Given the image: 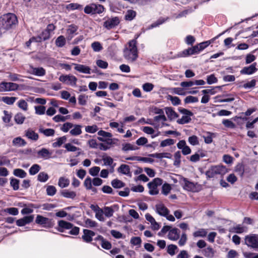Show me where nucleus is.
<instances>
[{"instance_id": "nucleus-28", "label": "nucleus", "mask_w": 258, "mask_h": 258, "mask_svg": "<svg viewBox=\"0 0 258 258\" xmlns=\"http://www.w3.org/2000/svg\"><path fill=\"white\" fill-rule=\"evenodd\" d=\"M117 171L119 173H120L122 174L126 175L128 176H131L130 167L127 165L121 164L117 169Z\"/></svg>"}, {"instance_id": "nucleus-31", "label": "nucleus", "mask_w": 258, "mask_h": 258, "mask_svg": "<svg viewBox=\"0 0 258 258\" xmlns=\"http://www.w3.org/2000/svg\"><path fill=\"white\" fill-rule=\"evenodd\" d=\"M247 227L238 224L231 228V231L236 233H242L246 232Z\"/></svg>"}, {"instance_id": "nucleus-47", "label": "nucleus", "mask_w": 258, "mask_h": 258, "mask_svg": "<svg viewBox=\"0 0 258 258\" xmlns=\"http://www.w3.org/2000/svg\"><path fill=\"white\" fill-rule=\"evenodd\" d=\"M215 254L214 250L210 247H208L204 250V254L206 257L212 258Z\"/></svg>"}, {"instance_id": "nucleus-63", "label": "nucleus", "mask_w": 258, "mask_h": 258, "mask_svg": "<svg viewBox=\"0 0 258 258\" xmlns=\"http://www.w3.org/2000/svg\"><path fill=\"white\" fill-rule=\"evenodd\" d=\"M85 223V226L87 228H93L97 226V223L90 219H87Z\"/></svg>"}, {"instance_id": "nucleus-54", "label": "nucleus", "mask_w": 258, "mask_h": 258, "mask_svg": "<svg viewBox=\"0 0 258 258\" xmlns=\"http://www.w3.org/2000/svg\"><path fill=\"white\" fill-rule=\"evenodd\" d=\"M10 185L14 190H17L19 188V180L16 178H11Z\"/></svg>"}, {"instance_id": "nucleus-44", "label": "nucleus", "mask_w": 258, "mask_h": 258, "mask_svg": "<svg viewBox=\"0 0 258 258\" xmlns=\"http://www.w3.org/2000/svg\"><path fill=\"white\" fill-rule=\"evenodd\" d=\"M41 167L39 165L35 164L33 165L29 169V172L31 175L37 174L40 170Z\"/></svg>"}, {"instance_id": "nucleus-50", "label": "nucleus", "mask_w": 258, "mask_h": 258, "mask_svg": "<svg viewBox=\"0 0 258 258\" xmlns=\"http://www.w3.org/2000/svg\"><path fill=\"white\" fill-rule=\"evenodd\" d=\"M91 47L95 52H99L103 49V47L100 42L95 41L92 43Z\"/></svg>"}, {"instance_id": "nucleus-23", "label": "nucleus", "mask_w": 258, "mask_h": 258, "mask_svg": "<svg viewBox=\"0 0 258 258\" xmlns=\"http://www.w3.org/2000/svg\"><path fill=\"white\" fill-rule=\"evenodd\" d=\"M182 184L184 189L192 192L196 191L195 184L193 182L188 181L186 178L183 179Z\"/></svg>"}, {"instance_id": "nucleus-60", "label": "nucleus", "mask_w": 258, "mask_h": 258, "mask_svg": "<svg viewBox=\"0 0 258 258\" xmlns=\"http://www.w3.org/2000/svg\"><path fill=\"white\" fill-rule=\"evenodd\" d=\"M98 130V126L94 124L93 125H88L85 127V131L87 133L93 134Z\"/></svg>"}, {"instance_id": "nucleus-24", "label": "nucleus", "mask_w": 258, "mask_h": 258, "mask_svg": "<svg viewBox=\"0 0 258 258\" xmlns=\"http://www.w3.org/2000/svg\"><path fill=\"white\" fill-rule=\"evenodd\" d=\"M60 195L63 197L72 200H75L77 197L76 192L69 189H63L60 191Z\"/></svg>"}, {"instance_id": "nucleus-36", "label": "nucleus", "mask_w": 258, "mask_h": 258, "mask_svg": "<svg viewBox=\"0 0 258 258\" xmlns=\"http://www.w3.org/2000/svg\"><path fill=\"white\" fill-rule=\"evenodd\" d=\"M215 137V134L211 132H207L203 136V138L206 144H210L213 141V138Z\"/></svg>"}, {"instance_id": "nucleus-2", "label": "nucleus", "mask_w": 258, "mask_h": 258, "mask_svg": "<svg viewBox=\"0 0 258 258\" xmlns=\"http://www.w3.org/2000/svg\"><path fill=\"white\" fill-rule=\"evenodd\" d=\"M105 10L103 6L95 3H91L86 6L84 8V12L87 14L89 15H96L101 14Z\"/></svg>"}, {"instance_id": "nucleus-11", "label": "nucleus", "mask_w": 258, "mask_h": 258, "mask_svg": "<svg viewBox=\"0 0 258 258\" xmlns=\"http://www.w3.org/2000/svg\"><path fill=\"white\" fill-rule=\"evenodd\" d=\"M177 147L181 150L182 153L184 155H187L191 153L190 148L186 145V142L184 140H180L177 144Z\"/></svg>"}, {"instance_id": "nucleus-59", "label": "nucleus", "mask_w": 258, "mask_h": 258, "mask_svg": "<svg viewBox=\"0 0 258 258\" xmlns=\"http://www.w3.org/2000/svg\"><path fill=\"white\" fill-rule=\"evenodd\" d=\"M178 248L177 246L174 244H170L167 246V252L170 255L173 256L175 254V250Z\"/></svg>"}, {"instance_id": "nucleus-52", "label": "nucleus", "mask_w": 258, "mask_h": 258, "mask_svg": "<svg viewBox=\"0 0 258 258\" xmlns=\"http://www.w3.org/2000/svg\"><path fill=\"white\" fill-rule=\"evenodd\" d=\"M136 16V12L132 10H128L125 15V19L126 20L131 21Z\"/></svg>"}, {"instance_id": "nucleus-13", "label": "nucleus", "mask_w": 258, "mask_h": 258, "mask_svg": "<svg viewBox=\"0 0 258 258\" xmlns=\"http://www.w3.org/2000/svg\"><path fill=\"white\" fill-rule=\"evenodd\" d=\"M95 235V233L94 231L88 229H84L82 238L85 242L90 243L93 240V237Z\"/></svg>"}, {"instance_id": "nucleus-12", "label": "nucleus", "mask_w": 258, "mask_h": 258, "mask_svg": "<svg viewBox=\"0 0 258 258\" xmlns=\"http://www.w3.org/2000/svg\"><path fill=\"white\" fill-rule=\"evenodd\" d=\"M50 34L46 29L42 32L39 36L30 38V41L41 42L50 38Z\"/></svg>"}, {"instance_id": "nucleus-26", "label": "nucleus", "mask_w": 258, "mask_h": 258, "mask_svg": "<svg viewBox=\"0 0 258 258\" xmlns=\"http://www.w3.org/2000/svg\"><path fill=\"white\" fill-rule=\"evenodd\" d=\"M179 230L176 228H172L169 232L168 237L169 239L175 241L179 238Z\"/></svg>"}, {"instance_id": "nucleus-1", "label": "nucleus", "mask_w": 258, "mask_h": 258, "mask_svg": "<svg viewBox=\"0 0 258 258\" xmlns=\"http://www.w3.org/2000/svg\"><path fill=\"white\" fill-rule=\"evenodd\" d=\"M123 55L128 62H134L137 59L138 50L136 39L130 41L125 45L123 51Z\"/></svg>"}, {"instance_id": "nucleus-8", "label": "nucleus", "mask_w": 258, "mask_h": 258, "mask_svg": "<svg viewBox=\"0 0 258 258\" xmlns=\"http://www.w3.org/2000/svg\"><path fill=\"white\" fill-rule=\"evenodd\" d=\"M35 222L37 224L42 225L45 228H49L52 226L51 219L40 215L37 216Z\"/></svg>"}, {"instance_id": "nucleus-22", "label": "nucleus", "mask_w": 258, "mask_h": 258, "mask_svg": "<svg viewBox=\"0 0 258 258\" xmlns=\"http://www.w3.org/2000/svg\"><path fill=\"white\" fill-rule=\"evenodd\" d=\"M156 212L159 215L165 216L169 214L168 209L162 204H159L156 205Z\"/></svg>"}, {"instance_id": "nucleus-29", "label": "nucleus", "mask_w": 258, "mask_h": 258, "mask_svg": "<svg viewBox=\"0 0 258 258\" xmlns=\"http://www.w3.org/2000/svg\"><path fill=\"white\" fill-rule=\"evenodd\" d=\"M121 150L123 152H127L129 151H135L139 149V148L130 143H123L121 144Z\"/></svg>"}, {"instance_id": "nucleus-42", "label": "nucleus", "mask_w": 258, "mask_h": 258, "mask_svg": "<svg viewBox=\"0 0 258 258\" xmlns=\"http://www.w3.org/2000/svg\"><path fill=\"white\" fill-rule=\"evenodd\" d=\"M17 105L21 110L27 111L28 109V103L24 99H21L17 102Z\"/></svg>"}, {"instance_id": "nucleus-62", "label": "nucleus", "mask_w": 258, "mask_h": 258, "mask_svg": "<svg viewBox=\"0 0 258 258\" xmlns=\"http://www.w3.org/2000/svg\"><path fill=\"white\" fill-rule=\"evenodd\" d=\"M188 141L192 146H196L199 144L198 138L195 135L189 137L188 139Z\"/></svg>"}, {"instance_id": "nucleus-51", "label": "nucleus", "mask_w": 258, "mask_h": 258, "mask_svg": "<svg viewBox=\"0 0 258 258\" xmlns=\"http://www.w3.org/2000/svg\"><path fill=\"white\" fill-rule=\"evenodd\" d=\"M102 160L104 162V165L111 166L112 168H114L115 165L112 166L113 163V160L111 157L108 156H103Z\"/></svg>"}, {"instance_id": "nucleus-57", "label": "nucleus", "mask_w": 258, "mask_h": 258, "mask_svg": "<svg viewBox=\"0 0 258 258\" xmlns=\"http://www.w3.org/2000/svg\"><path fill=\"white\" fill-rule=\"evenodd\" d=\"M104 214L103 209H100L95 212V217L100 221H104Z\"/></svg>"}, {"instance_id": "nucleus-55", "label": "nucleus", "mask_w": 258, "mask_h": 258, "mask_svg": "<svg viewBox=\"0 0 258 258\" xmlns=\"http://www.w3.org/2000/svg\"><path fill=\"white\" fill-rule=\"evenodd\" d=\"M46 190L47 195L49 196H53L56 192V187L53 185L47 186Z\"/></svg>"}, {"instance_id": "nucleus-43", "label": "nucleus", "mask_w": 258, "mask_h": 258, "mask_svg": "<svg viewBox=\"0 0 258 258\" xmlns=\"http://www.w3.org/2000/svg\"><path fill=\"white\" fill-rule=\"evenodd\" d=\"M207 229L202 228L194 232L193 236L195 237H204L207 235Z\"/></svg>"}, {"instance_id": "nucleus-21", "label": "nucleus", "mask_w": 258, "mask_h": 258, "mask_svg": "<svg viewBox=\"0 0 258 258\" xmlns=\"http://www.w3.org/2000/svg\"><path fill=\"white\" fill-rule=\"evenodd\" d=\"M73 65L75 66V70L80 73L86 74H91V69L88 66L74 63H73Z\"/></svg>"}, {"instance_id": "nucleus-45", "label": "nucleus", "mask_w": 258, "mask_h": 258, "mask_svg": "<svg viewBox=\"0 0 258 258\" xmlns=\"http://www.w3.org/2000/svg\"><path fill=\"white\" fill-rule=\"evenodd\" d=\"M112 186L115 188H120L124 186L125 184L120 180L115 179L111 181Z\"/></svg>"}, {"instance_id": "nucleus-16", "label": "nucleus", "mask_w": 258, "mask_h": 258, "mask_svg": "<svg viewBox=\"0 0 258 258\" xmlns=\"http://www.w3.org/2000/svg\"><path fill=\"white\" fill-rule=\"evenodd\" d=\"M34 216L30 215L25 216L23 218L18 219L16 221V224L18 226H23L27 224H29L33 221Z\"/></svg>"}, {"instance_id": "nucleus-20", "label": "nucleus", "mask_w": 258, "mask_h": 258, "mask_svg": "<svg viewBox=\"0 0 258 258\" xmlns=\"http://www.w3.org/2000/svg\"><path fill=\"white\" fill-rule=\"evenodd\" d=\"M38 156L44 160H47L51 158L52 153L46 148H42L37 152Z\"/></svg>"}, {"instance_id": "nucleus-25", "label": "nucleus", "mask_w": 258, "mask_h": 258, "mask_svg": "<svg viewBox=\"0 0 258 258\" xmlns=\"http://www.w3.org/2000/svg\"><path fill=\"white\" fill-rule=\"evenodd\" d=\"M145 218L151 223L152 229L157 230L160 228L159 223L155 221V219L150 214L147 213L145 215Z\"/></svg>"}, {"instance_id": "nucleus-61", "label": "nucleus", "mask_w": 258, "mask_h": 258, "mask_svg": "<svg viewBox=\"0 0 258 258\" xmlns=\"http://www.w3.org/2000/svg\"><path fill=\"white\" fill-rule=\"evenodd\" d=\"M184 101L185 103H196L199 101V99L197 97L188 96L185 98Z\"/></svg>"}, {"instance_id": "nucleus-9", "label": "nucleus", "mask_w": 258, "mask_h": 258, "mask_svg": "<svg viewBox=\"0 0 258 258\" xmlns=\"http://www.w3.org/2000/svg\"><path fill=\"white\" fill-rule=\"evenodd\" d=\"M28 73L37 77H43L46 74L45 70L42 67H34L30 66L28 70Z\"/></svg>"}, {"instance_id": "nucleus-5", "label": "nucleus", "mask_w": 258, "mask_h": 258, "mask_svg": "<svg viewBox=\"0 0 258 258\" xmlns=\"http://www.w3.org/2000/svg\"><path fill=\"white\" fill-rule=\"evenodd\" d=\"M245 243L248 247L258 250V235L251 234L245 237Z\"/></svg>"}, {"instance_id": "nucleus-6", "label": "nucleus", "mask_w": 258, "mask_h": 258, "mask_svg": "<svg viewBox=\"0 0 258 258\" xmlns=\"http://www.w3.org/2000/svg\"><path fill=\"white\" fill-rule=\"evenodd\" d=\"M19 85L12 82H2L0 83V92H9L17 90Z\"/></svg>"}, {"instance_id": "nucleus-41", "label": "nucleus", "mask_w": 258, "mask_h": 258, "mask_svg": "<svg viewBox=\"0 0 258 258\" xmlns=\"http://www.w3.org/2000/svg\"><path fill=\"white\" fill-rule=\"evenodd\" d=\"M172 188L169 183H165L162 185L161 193L164 196L168 195L170 192Z\"/></svg>"}, {"instance_id": "nucleus-7", "label": "nucleus", "mask_w": 258, "mask_h": 258, "mask_svg": "<svg viewBox=\"0 0 258 258\" xmlns=\"http://www.w3.org/2000/svg\"><path fill=\"white\" fill-rule=\"evenodd\" d=\"M59 80L67 85L75 86L76 85L77 79L72 75H62L59 77Z\"/></svg>"}, {"instance_id": "nucleus-19", "label": "nucleus", "mask_w": 258, "mask_h": 258, "mask_svg": "<svg viewBox=\"0 0 258 258\" xmlns=\"http://www.w3.org/2000/svg\"><path fill=\"white\" fill-rule=\"evenodd\" d=\"M257 69L256 68V63H253L249 67H244L241 71V74L251 75L254 73Z\"/></svg>"}, {"instance_id": "nucleus-4", "label": "nucleus", "mask_w": 258, "mask_h": 258, "mask_svg": "<svg viewBox=\"0 0 258 258\" xmlns=\"http://www.w3.org/2000/svg\"><path fill=\"white\" fill-rule=\"evenodd\" d=\"M163 183V180L160 178H155L152 181L148 183V187L149 189V193L151 195H156L159 193L158 186L161 185Z\"/></svg>"}, {"instance_id": "nucleus-32", "label": "nucleus", "mask_w": 258, "mask_h": 258, "mask_svg": "<svg viewBox=\"0 0 258 258\" xmlns=\"http://www.w3.org/2000/svg\"><path fill=\"white\" fill-rule=\"evenodd\" d=\"M70 180L64 177H60L58 179V185L61 188L67 187L70 184Z\"/></svg>"}, {"instance_id": "nucleus-35", "label": "nucleus", "mask_w": 258, "mask_h": 258, "mask_svg": "<svg viewBox=\"0 0 258 258\" xmlns=\"http://www.w3.org/2000/svg\"><path fill=\"white\" fill-rule=\"evenodd\" d=\"M26 141L21 137H17L13 139V144L17 147H23L26 145Z\"/></svg>"}, {"instance_id": "nucleus-53", "label": "nucleus", "mask_w": 258, "mask_h": 258, "mask_svg": "<svg viewBox=\"0 0 258 258\" xmlns=\"http://www.w3.org/2000/svg\"><path fill=\"white\" fill-rule=\"evenodd\" d=\"M175 141L173 139H167L162 141L160 143V147H165L168 146L172 145L175 143Z\"/></svg>"}, {"instance_id": "nucleus-3", "label": "nucleus", "mask_w": 258, "mask_h": 258, "mask_svg": "<svg viewBox=\"0 0 258 258\" xmlns=\"http://www.w3.org/2000/svg\"><path fill=\"white\" fill-rule=\"evenodd\" d=\"M228 171L226 167L223 165L212 166L206 172V175L208 178H213L216 175H224Z\"/></svg>"}, {"instance_id": "nucleus-49", "label": "nucleus", "mask_w": 258, "mask_h": 258, "mask_svg": "<svg viewBox=\"0 0 258 258\" xmlns=\"http://www.w3.org/2000/svg\"><path fill=\"white\" fill-rule=\"evenodd\" d=\"M224 96L225 97V98L219 99L218 101L220 103L229 102L234 101L235 99L234 97L232 94H227Z\"/></svg>"}, {"instance_id": "nucleus-10", "label": "nucleus", "mask_w": 258, "mask_h": 258, "mask_svg": "<svg viewBox=\"0 0 258 258\" xmlns=\"http://www.w3.org/2000/svg\"><path fill=\"white\" fill-rule=\"evenodd\" d=\"M119 22V19L118 17H112L105 21L104 22L103 26L106 29L110 30L117 26Z\"/></svg>"}, {"instance_id": "nucleus-58", "label": "nucleus", "mask_w": 258, "mask_h": 258, "mask_svg": "<svg viewBox=\"0 0 258 258\" xmlns=\"http://www.w3.org/2000/svg\"><path fill=\"white\" fill-rule=\"evenodd\" d=\"M223 124L226 127L234 128L235 124L231 120L228 119H224L222 120Z\"/></svg>"}, {"instance_id": "nucleus-48", "label": "nucleus", "mask_w": 258, "mask_h": 258, "mask_svg": "<svg viewBox=\"0 0 258 258\" xmlns=\"http://www.w3.org/2000/svg\"><path fill=\"white\" fill-rule=\"evenodd\" d=\"M48 178V175L44 172H40L37 176L38 180L42 182H46Z\"/></svg>"}, {"instance_id": "nucleus-33", "label": "nucleus", "mask_w": 258, "mask_h": 258, "mask_svg": "<svg viewBox=\"0 0 258 258\" xmlns=\"http://www.w3.org/2000/svg\"><path fill=\"white\" fill-rule=\"evenodd\" d=\"M116 206V205H114L111 207H104L103 210L105 216L108 218L112 217L114 212L113 208Z\"/></svg>"}, {"instance_id": "nucleus-30", "label": "nucleus", "mask_w": 258, "mask_h": 258, "mask_svg": "<svg viewBox=\"0 0 258 258\" xmlns=\"http://www.w3.org/2000/svg\"><path fill=\"white\" fill-rule=\"evenodd\" d=\"M82 126L79 124H74L73 128L70 131V133L74 136H77L81 135L82 133Z\"/></svg>"}, {"instance_id": "nucleus-27", "label": "nucleus", "mask_w": 258, "mask_h": 258, "mask_svg": "<svg viewBox=\"0 0 258 258\" xmlns=\"http://www.w3.org/2000/svg\"><path fill=\"white\" fill-rule=\"evenodd\" d=\"M165 111L168 119L170 120H174L178 117V114L171 107L165 108Z\"/></svg>"}, {"instance_id": "nucleus-14", "label": "nucleus", "mask_w": 258, "mask_h": 258, "mask_svg": "<svg viewBox=\"0 0 258 258\" xmlns=\"http://www.w3.org/2000/svg\"><path fill=\"white\" fill-rule=\"evenodd\" d=\"M225 32H223L222 33L219 34L214 38L211 39L210 40L204 41L201 43H200L199 44L196 45L198 47V49L199 52H200L202 50H203L205 48L208 47L210 44L213 43L216 39H217L219 37H220L221 35H223Z\"/></svg>"}, {"instance_id": "nucleus-64", "label": "nucleus", "mask_w": 258, "mask_h": 258, "mask_svg": "<svg viewBox=\"0 0 258 258\" xmlns=\"http://www.w3.org/2000/svg\"><path fill=\"white\" fill-rule=\"evenodd\" d=\"M256 85V81L254 79L251 80L249 82H248L242 85V87L244 89H251L255 87Z\"/></svg>"}, {"instance_id": "nucleus-46", "label": "nucleus", "mask_w": 258, "mask_h": 258, "mask_svg": "<svg viewBox=\"0 0 258 258\" xmlns=\"http://www.w3.org/2000/svg\"><path fill=\"white\" fill-rule=\"evenodd\" d=\"M39 132L43 133L46 137H51L54 136L55 131L52 128L43 129L40 128Z\"/></svg>"}, {"instance_id": "nucleus-37", "label": "nucleus", "mask_w": 258, "mask_h": 258, "mask_svg": "<svg viewBox=\"0 0 258 258\" xmlns=\"http://www.w3.org/2000/svg\"><path fill=\"white\" fill-rule=\"evenodd\" d=\"M13 174L17 177L23 178L27 176V173L23 169L20 168L15 169Z\"/></svg>"}, {"instance_id": "nucleus-18", "label": "nucleus", "mask_w": 258, "mask_h": 258, "mask_svg": "<svg viewBox=\"0 0 258 258\" xmlns=\"http://www.w3.org/2000/svg\"><path fill=\"white\" fill-rule=\"evenodd\" d=\"M25 136L28 139L36 141L39 138V135L33 129L29 128L25 131Z\"/></svg>"}, {"instance_id": "nucleus-34", "label": "nucleus", "mask_w": 258, "mask_h": 258, "mask_svg": "<svg viewBox=\"0 0 258 258\" xmlns=\"http://www.w3.org/2000/svg\"><path fill=\"white\" fill-rule=\"evenodd\" d=\"M17 99L16 97L4 96L1 98V100L8 105H13Z\"/></svg>"}, {"instance_id": "nucleus-17", "label": "nucleus", "mask_w": 258, "mask_h": 258, "mask_svg": "<svg viewBox=\"0 0 258 258\" xmlns=\"http://www.w3.org/2000/svg\"><path fill=\"white\" fill-rule=\"evenodd\" d=\"M58 225L57 230L60 232H63L64 229H71L73 226L72 224L64 220L59 221Z\"/></svg>"}, {"instance_id": "nucleus-38", "label": "nucleus", "mask_w": 258, "mask_h": 258, "mask_svg": "<svg viewBox=\"0 0 258 258\" xmlns=\"http://www.w3.org/2000/svg\"><path fill=\"white\" fill-rule=\"evenodd\" d=\"M25 116L21 112L17 113L14 117L15 122L19 124L23 123L25 120Z\"/></svg>"}, {"instance_id": "nucleus-56", "label": "nucleus", "mask_w": 258, "mask_h": 258, "mask_svg": "<svg viewBox=\"0 0 258 258\" xmlns=\"http://www.w3.org/2000/svg\"><path fill=\"white\" fill-rule=\"evenodd\" d=\"M35 113L38 115H43L45 113L46 108L44 106L39 105L35 106Z\"/></svg>"}, {"instance_id": "nucleus-40", "label": "nucleus", "mask_w": 258, "mask_h": 258, "mask_svg": "<svg viewBox=\"0 0 258 258\" xmlns=\"http://www.w3.org/2000/svg\"><path fill=\"white\" fill-rule=\"evenodd\" d=\"M142 131L147 134L151 135L152 138H154L159 136V133L153 135L155 133V131L152 127L150 126H144L142 129Z\"/></svg>"}, {"instance_id": "nucleus-15", "label": "nucleus", "mask_w": 258, "mask_h": 258, "mask_svg": "<svg viewBox=\"0 0 258 258\" xmlns=\"http://www.w3.org/2000/svg\"><path fill=\"white\" fill-rule=\"evenodd\" d=\"M200 53L198 47L197 45L184 49L182 51L181 56L186 57L191 55L197 54Z\"/></svg>"}, {"instance_id": "nucleus-39", "label": "nucleus", "mask_w": 258, "mask_h": 258, "mask_svg": "<svg viewBox=\"0 0 258 258\" xmlns=\"http://www.w3.org/2000/svg\"><path fill=\"white\" fill-rule=\"evenodd\" d=\"M67 140L66 136H63L58 138L56 139V141L52 143V147L53 148H57L60 147Z\"/></svg>"}]
</instances>
